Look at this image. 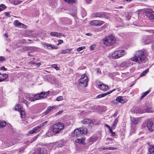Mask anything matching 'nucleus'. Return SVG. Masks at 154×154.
I'll return each instance as SVG.
<instances>
[{
	"label": "nucleus",
	"instance_id": "nucleus-5",
	"mask_svg": "<svg viewBox=\"0 0 154 154\" xmlns=\"http://www.w3.org/2000/svg\"><path fill=\"white\" fill-rule=\"evenodd\" d=\"M145 15L148 18L152 21L154 19V12L151 9L146 10L145 12Z\"/></svg>",
	"mask_w": 154,
	"mask_h": 154
},
{
	"label": "nucleus",
	"instance_id": "nucleus-53",
	"mask_svg": "<svg viewBox=\"0 0 154 154\" xmlns=\"http://www.w3.org/2000/svg\"><path fill=\"white\" fill-rule=\"evenodd\" d=\"M150 41L149 40H146L143 42V43L145 44H149L150 43Z\"/></svg>",
	"mask_w": 154,
	"mask_h": 154
},
{
	"label": "nucleus",
	"instance_id": "nucleus-41",
	"mask_svg": "<svg viewBox=\"0 0 154 154\" xmlns=\"http://www.w3.org/2000/svg\"><path fill=\"white\" fill-rule=\"evenodd\" d=\"M149 71V69H146L145 71H143L140 75V77H142L145 75Z\"/></svg>",
	"mask_w": 154,
	"mask_h": 154
},
{
	"label": "nucleus",
	"instance_id": "nucleus-26",
	"mask_svg": "<svg viewBox=\"0 0 154 154\" xmlns=\"http://www.w3.org/2000/svg\"><path fill=\"white\" fill-rule=\"evenodd\" d=\"M85 140V139L84 138H82L81 139L78 138L75 140V142L76 143L84 144V141Z\"/></svg>",
	"mask_w": 154,
	"mask_h": 154
},
{
	"label": "nucleus",
	"instance_id": "nucleus-7",
	"mask_svg": "<svg viewBox=\"0 0 154 154\" xmlns=\"http://www.w3.org/2000/svg\"><path fill=\"white\" fill-rule=\"evenodd\" d=\"M147 126L149 131L151 132L154 131V124L152 121H149L147 124Z\"/></svg>",
	"mask_w": 154,
	"mask_h": 154
},
{
	"label": "nucleus",
	"instance_id": "nucleus-63",
	"mask_svg": "<svg viewBox=\"0 0 154 154\" xmlns=\"http://www.w3.org/2000/svg\"><path fill=\"white\" fill-rule=\"evenodd\" d=\"M62 112H63L62 111H59V112H57L56 114L57 115H59V114H60Z\"/></svg>",
	"mask_w": 154,
	"mask_h": 154
},
{
	"label": "nucleus",
	"instance_id": "nucleus-46",
	"mask_svg": "<svg viewBox=\"0 0 154 154\" xmlns=\"http://www.w3.org/2000/svg\"><path fill=\"white\" fill-rule=\"evenodd\" d=\"M71 51L69 49H66V50H61L62 52L64 54L69 52Z\"/></svg>",
	"mask_w": 154,
	"mask_h": 154
},
{
	"label": "nucleus",
	"instance_id": "nucleus-44",
	"mask_svg": "<svg viewBox=\"0 0 154 154\" xmlns=\"http://www.w3.org/2000/svg\"><path fill=\"white\" fill-rule=\"evenodd\" d=\"M53 68H54L56 70L58 71L60 70V68L59 67L57 66V65L55 64H53L51 66Z\"/></svg>",
	"mask_w": 154,
	"mask_h": 154
},
{
	"label": "nucleus",
	"instance_id": "nucleus-55",
	"mask_svg": "<svg viewBox=\"0 0 154 154\" xmlns=\"http://www.w3.org/2000/svg\"><path fill=\"white\" fill-rule=\"evenodd\" d=\"M10 12H5V14L6 16L10 17V16H9L10 14Z\"/></svg>",
	"mask_w": 154,
	"mask_h": 154
},
{
	"label": "nucleus",
	"instance_id": "nucleus-18",
	"mask_svg": "<svg viewBox=\"0 0 154 154\" xmlns=\"http://www.w3.org/2000/svg\"><path fill=\"white\" fill-rule=\"evenodd\" d=\"M38 151V154H48V153L45 149L43 148L39 149Z\"/></svg>",
	"mask_w": 154,
	"mask_h": 154
},
{
	"label": "nucleus",
	"instance_id": "nucleus-24",
	"mask_svg": "<svg viewBox=\"0 0 154 154\" xmlns=\"http://www.w3.org/2000/svg\"><path fill=\"white\" fill-rule=\"evenodd\" d=\"M80 131L81 134H86L88 132V130L86 128H80Z\"/></svg>",
	"mask_w": 154,
	"mask_h": 154
},
{
	"label": "nucleus",
	"instance_id": "nucleus-59",
	"mask_svg": "<svg viewBox=\"0 0 154 154\" xmlns=\"http://www.w3.org/2000/svg\"><path fill=\"white\" fill-rule=\"evenodd\" d=\"M6 70L7 69L5 68V67L4 66L0 68V70Z\"/></svg>",
	"mask_w": 154,
	"mask_h": 154
},
{
	"label": "nucleus",
	"instance_id": "nucleus-39",
	"mask_svg": "<svg viewBox=\"0 0 154 154\" xmlns=\"http://www.w3.org/2000/svg\"><path fill=\"white\" fill-rule=\"evenodd\" d=\"M13 2V3L15 5H17L20 4L22 2L21 1L18 0H14Z\"/></svg>",
	"mask_w": 154,
	"mask_h": 154
},
{
	"label": "nucleus",
	"instance_id": "nucleus-19",
	"mask_svg": "<svg viewBox=\"0 0 154 154\" xmlns=\"http://www.w3.org/2000/svg\"><path fill=\"white\" fill-rule=\"evenodd\" d=\"M49 94V91L45 92H42L39 93L40 95H41V99L45 97Z\"/></svg>",
	"mask_w": 154,
	"mask_h": 154
},
{
	"label": "nucleus",
	"instance_id": "nucleus-20",
	"mask_svg": "<svg viewBox=\"0 0 154 154\" xmlns=\"http://www.w3.org/2000/svg\"><path fill=\"white\" fill-rule=\"evenodd\" d=\"M131 128L132 129L133 127L134 128V125L137 124V119L136 118H133L131 119Z\"/></svg>",
	"mask_w": 154,
	"mask_h": 154
},
{
	"label": "nucleus",
	"instance_id": "nucleus-35",
	"mask_svg": "<svg viewBox=\"0 0 154 154\" xmlns=\"http://www.w3.org/2000/svg\"><path fill=\"white\" fill-rule=\"evenodd\" d=\"M145 111L147 112H153L154 111L153 110L151 107H147L145 109Z\"/></svg>",
	"mask_w": 154,
	"mask_h": 154
},
{
	"label": "nucleus",
	"instance_id": "nucleus-25",
	"mask_svg": "<svg viewBox=\"0 0 154 154\" xmlns=\"http://www.w3.org/2000/svg\"><path fill=\"white\" fill-rule=\"evenodd\" d=\"M118 122V119L116 118L114 121L113 123L111 126V128L112 129H115L116 126V125Z\"/></svg>",
	"mask_w": 154,
	"mask_h": 154
},
{
	"label": "nucleus",
	"instance_id": "nucleus-1",
	"mask_svg": "<svg viewBox=\"0 0 154 154\" xmlns=\"http://www.w3.org/2000/svg\"><path fill=\"white\" fill-rule=\"evenodd\" d=\"M145 54L146 52L144 49L137 51L134 54V57L130 60L139 63H145L146 59Z\"/></svg>",
	"mask_w": 154,
	"mask_h": 154
},
{
	"label": "nucleus",
	"instance_id": "nucleus-42",
	"mask_svg": "<svg viewBox=\"0 0 154 154\" xmlns=\"http://www.w3.org/2000/svg\"><path fill=\"white\" fill-rule=\"evenodd\" d=\"M6 8V6L3 5L2 4L0 5V11L4 10Z\"/></svg>",
	"mask_w": 154,
	"mask_h": 154
},
{
	"label": "nucleus",
	"instance_id": "nucleus-16",
	"mask_svg": "<svg viewBox=\"0 0 154 154\" xmlns=\"http://www.w3.org/2000/svg\"><path fill=\"white\" fill-rule=\"evenodd\" d=\"M123 97L122 96H119L116 97V100L119 103H124L126 102V100L123 99Z\"/></svg>",
	"mask_w": 154,
	"mask_h": 154
},
{
	"label": "nucleus",
	"instance_id": "nucleus-57",
	"mask_svg": "<svg viewBox=\"0 0 154 154\" xmlns=\"http://www.w3.org/2000/svg\"><path fill=\"white\" fill-rule=\"evenodd\" d=\"M95 47V46L94 45H91L90 47V49L91 50H92L94 49V48Z\"/></svg>",
	"mask_w": 154,
	"mask_h": 154
},
{
	"label": "nucleus",
	"instance_id": "nucleus-17",
	"mask_svg": "<svg viewBox=\"0 0 154 154\" xmlns=\"http://www.w3.org/2000/svg\"><path fill=\"white\" fill-rule=\"evenodd\" d=\"M54 125V127H57L58 128H60L62 129H63L64 128V124L62 122H58Z\"/></svg>",
	"mask_w": 154,
	"mask_h": 154
},
{
	"label": "nucleus",
	"instance_id": "nucleus-47",
	"mask_svg": "<svg viewBox=\"0 0 154 154\" xmlns=\"http://www.w3.org/2000/svg\"><path fill=\"white\" fill-rule=\"evenodd\" d=\"M85 46L81 47L78 48L76 50L77 51L79 52L80 51H81L83 49H85Z\"/></svg>",
	"mask_w": 154,
	"mask_h": 154
},
{
	"label": "nucleus",
	"instance_id": "nucleus-61",
	"mask_svg": "<svg viewBox=\"0 0 154 154\" xmlns=\"http://www.w3.org/2000/svg\"><path fill=\"white\" fill-rule=\"evenodd\" d=\"M41 63L40 62L36 63V66H37L38 67L39 66L41 65Z\"/></svg>",
	"mask_w": 154,
	"mask_h": 154
},
{
	"label": "nucleus",
	"instance_id": "nucleus-38",
	"mask_svg": "<svg viewBox=\"0 0 154 154\" xmlns=\"http://www.w3.org/2000/svg\"><path fill=\"white\" fill-rule=\"evenodd\" d=\"M105 127H107L108 129L110 132L112 134H113V133H114V132H112V128H111L110 127L109 125H108L107 124H106L105 125Z\"/></svg>",
	"mask_w": 154,
	"mask_h": 154
},
{
	"label": "nucleus",
	"instance_id": "nucleus-34",
	"mask_svg": "<svg viewBox=\"0 0 154 154\" xmlns=\"http://www.w3.org/2000/svg\"><path fill=\"white\" fill-rule=\"evenodd\" d=\"M20 112L21 118H24L26 117L25 112L23 111V109Z\"/></svg>",
	"mask_w": 154,
	"mask_h": 154
},
{
	"label": "nucleus",
	"instance_id": "nucleus-51",
	"mask_svg": "<svg viewBox=\"0 0 154 154\" xmlns=\"http://www.w3.org/2000/svg\"><path fill=\"white\" fill-rule=\"evenodd\" d=\"M98 26H100L104 23L105 22L103 21L99 20L98 21Z\"/></svg>",
	"mask_w": 154,
	"mask_h": 154
},
{
	"label": "nucleus",
	"instance_id": "nucleus-33",
	"mask_svg": "<svg viewBox=\"0 0 154 154\" xmlns=\"http://www.w3.org/2000/svg\"><path fill=\"white\" fill-rule=\"evenodd\" d=\"M54 106H49L48 107L47 109L45 111V113L47 114L50 112L54 108Z\"/></svg>",
	"mask_w": 154,
	"mask_h": 154
},
{
	"label": "nucleus",
	"instance_id": "nucleus-13",
	"mask_svg": "<svg viewBox=\"0 0 154 154\" xmlns=\"http://www.w3.org/2000/svg\"><path fill=\"white\" fill-rule=\"evenodd\" d=\"M116 90V89H115L112 90V91H110L106 93L100 94L98 96V98H100L101 97H104L107 95L110 94L113 91H115Z\"/></svg>",
	"mask_w": 154,
	"mask_h": 154
},
{
	"label": "nucleus",
	"instance_id": "nucleus-28",
	"mask_svg": "<svg viewBox=\"0 0 154 154\" xmlns=\"http://www.w3.org/2000/svg\"><path fill=\"white\" fill-rule=\"evenodd\" d=\"M15 110L20 112L23 109L21 106L19 104L17 105L15 107Z\"/></svg>",
	"mask_w": 154,
	"mask_h": 154
},
{
	"label": "nucleus",
	"instance_id": "nucleus-49",
	"mask_svg": "<svg viewBox=\"0 0 154 154\" xmlns=\"http://www.w3.org/2000/svg\"><path fill=\"white\" fill-rule=\"evenodd\" d=\"M63 99V97L62 96H60L57 97L56 98V100L57 101H60L62 100Z\"/></svg>",
	"mask_w": 154,
	"mask_h": 154
},
{
	"label": "nucleus",
	"instance_id": "nucleus-56",
	"mask_svg": "<svg viewBox=\"0 0 154 154\" xmlns=\"http://www.w3.org/2000/svg\"><path fill=\"white\" fill-rule=\"evenodd\" d=\"M106 147H103V148H99V150L100 151H102V150H104L106 149Z\"/></svg>",
	"mask_w": 154,
	"mask_h": 154
},
{
	"label": "nucleus",
	"instance_id": "nucleus-60",
	"mask_svg": "<svg viewBox=\"0 0 154 154\" xmlns=\"http://www.w3.org/2000/svg\"><path fill=\"white\" fill-rule=\"evenodd\" d=\"M37 137L36 136L34 137L33 138V140L32 141H31L30 142L31 143L33 141H34V140H35L37 139Z\"/></svg>",
	"mask_w": 154,
	"mask_h": 154
},
{
	"label": "nucleus",
	"instance_id": "nucleus-45",
	"mask_svg": "<svg viewBox=\"0 0 154 154\" xmlns=\"http://www.w3.org/2000/svg\"><path fill=\"white\" fill-rule=\"evenodd\" d=\"M64 1L67 2L68 3H69V4H71L75 2V0H64Z\"/></svg>",
	"mask_w": 154,
	"mask_h": 154
},
{
	"label": "nucleus",
	"instance_id": "nucleus-10",
	"mask_svg": "<svg viewBox=\"0 0 154 154\" xmlns=\"http://www.w3.org/2000/svg\"><path fill=\"white\" fill-rule=\"evenodd\" d=\"M34 96V94H26L25 95V97L26 98L31 101H34L33 99V96Z\"/></svg>",
	"mask_w": 154,
	"mask_h": 154
},
{
	"label": "nucleus",
	"instance_id": "nucleus-4",
	"mask_svg": "<svg viewBox=\"0 0 154 154\" xmlns=\"http://www.w3.org/2000/svg\"><path fill=\"white\" fill-rule=\"evenodd\" d=\"M88 81V77L85 75H82L79 79V85L83 87H85L87 86Z\"/></svg>",
	"mask_w": 154,
	"mask_h": 154
},
{
	"label": "nucleus",
	"instance_id": "nucleus-62",
	"mask_svg": "<svg viewBox=\"0 0 154 154\" xmlns=\"http://www.w3.org/2000/svg\"><path fill=\"white\" fill-rule=\"evenodd\" d=\"M86 35L88 36H91L92 35V34L90 33H87L86 34Z\"/></svg>",
	"mask_w": 154,
	"mask_h": 154
},
{
	"label": "nucleus",
	"instance_id": "nucleus-11",
	"mask_svg": "<svg viewBox=\"0 0 154 154\" xmlns=\"http://www.w3.org/2000/svg\"><path fill=\"white\" fill-rule=\"evenodd\" d=\"M132 63L129 61H125L122 62L121 64V66L122 67H128L129 66L132 65Z\"/></svg>",
	"mask_w": 154,
	"mask_h": 154
},
{
	"label": "nucleus",
	"instance_id": "nucleus-64",
	"mask_svg": "<svg viewBox=\"0 0 154 154\" xmlns=\"http://www.w3.org/2000/svg\"><path fill=\"white\" fill-rule=\"evenodd\" d=\"M97 73H101V72H100V69H97Z\"/></svg>",
	"mask_w": 154,
	"mask_h": 154
},
{
	"label": "nucleus",
	"instance_id": "nucleus-40",
	"mask_svg": "<svg viewBox=\"0 0 154 154\" xmlns=\"http://www.w3.org/2000/svg\"><path fill=\"white\" fill-rule=\"evenodd\" d=\"M56 143L57 144V147H61L64 145V143L62 141H60L59 142V143Z\"/></svg>",
	"mask_w": 154,
	"mask_h": 154
},
{
	"label": "nucleus",
	"instance_id": "nucleus-3",
	"mask_svg": "<svg viewBox=\"0 0 154 154\" xmlns=\"http://www.w3.org/2000/svg\"><path fill=\"white\" fill-rule=\"evenodd\" d=\"M115 41V39L112 35L105 38L103 39V42L106 46H109L112 45Z\"/></svg>",
	"mask_w": 154,
	"mask_h": 154
},
{
	"label": "nucleus",
	"instance_id": "nucleus-29",
	"mask_svg": "<svg viewBox=\"0 0 154 154\" xmlns=\"http://www.w3.org/2000/svg\"><path fill=\"white\" fill-rule=\"evenodd\" d=\"M98 20H93L91 22L90 24L91 25L98 26Z\"/></svg>",
	"mask_w": 154,
	"mask_h": 154
},
{
	"label": "nucleus",
	"instance_id": "nucleus-48",
	"mask_svg": "<svg viewBox=\"0 0 154 154\" xmlns=\"http://www.w3.org/2000/svg\"><path fill=\"white\" fill-rule=\"evenodd\" d=\"M24 152V149L23 148H19V150H18V153L19 154L23 153Z\"/></svg>",
	"mask_w": 154,
	"mask_h": 154
},
{
	"label": "nucleus",
	"instance_id": "nucleus-31",
	"mask_svg": "<svg viewBox=\"0 0 154 154\" xmlns=\"http://www.w3.org/2000/svg\"><path fill=\"white\" fill-rule=\"evenodd\" d=\"M57 48L58 47L57 46H55L54 45L50 44L48 49H57Z\"/></svg>",
	"mask_w": 154,
	"mask_h": 154
},
{
	"label": "nucleus",
	"instance_id": "nucleus-23",
	"mask_svg": "<svg viewBox=\"0 0 154 154\" xmlns=\"http://www.w3.org/2000/svg\"><path fill=\"white\" fill-rule=\"evenodd\" d=\"M50 34L51 36L57 37L61 36L62 35L61 33L56 32H51Z\"/></svg>",
	"mask_w": 154,
	"mask_h": 154
},
{
	"label": "nucleus",
	"instance_id": "nucleus-32",
	"mask_svg": "<svg viewBox=\"0 0 154 154\" xmlns=\"http://www.w3.org/2000/svg\"><path fill=\"white\" fill-rule=\"evenodd\" d=\"M57 144L55 143H49L48 146V147L49 150H51L52 149V148L53 147L54 145H57Z\"/></svg>",
	"mask_w": 154,
	"mask_h": 154
},
{
	"label": "nucleus",
	"instance_id": "nucleus-37",
	"mask_svg": "<svg viewBox=\"0 0 154 154\" xmlns=\"http://www.w3.org/2000/svg\"><path fill=\"white\" fill-rule=\"evenodd\" d=\"M6 125L5 121H2L0 120V127H4Z\"/></svg>",
	"mask_w": 154,
	"mask_h": 154
},
{
	"label": "nucleus",
	"instance_id": "nucleus-22",
	"mask_svg": "<svg viewBox=\"0 0 154 154\" xmlns=\"http://www.w3.org/2000/svg\"><path fill=\"white\" fill-rule=\"evenodd\" d=\"M148 154H154V145L150 146Z\"/></svg>",
	"mask_w": 154,
	"mask_h": 154
},
{
	"label": "nucleus",
	"instance_id": "nucleus-8",
	"mask_svg": "<svg viewBox=\"0 0 154 154\" xmlns=\"http://www.w3.org/2000/svg\"><path fill=\"white\" fill-rule=\"evenodd\" d=\"M14 25L16 27L18 28H27V26L26 25L20 23L17 20H16L14 21Z\"/></svg>",
	"mask_w": 154,
	"mask_h": 154
},
{
	"label": "nucleus",
	"instance_id": "nucleus-52",
	"mask_svg": "<svg viewBox=\"0 0 154 154\" xmlns=\"http://www.w3.org/2000/svg\"><path fill=\"white\" fill-rule=\"evenodd\" d=\"M24 103L27 107H28V104L27 101L26 100H23V101H22Z\"/></svg>",
	"mask_w": 154,
	"mask_h": 154
},
{
	"label": "nucleus",
	"instance_id": "nucleus-58",
	"mask_svg": "<svg viewBox=\"0 0 154 154\" xmlns=\"http://www.w3.org/2000/svg\"><path fill=\"white\" fill-rule=\"evenodd\" d=\"M5 60V58L3 57H0V61H2Z\"/></svg>",
	"mask_w": 154,
	"mask_h": 154
},
{
	"label": "nucleus",
	"instance_id": "nucleus-43",
	"mask_svg": "<svg viewBox=\"0 0 154 154\" xmlns=\"http://www.w3.org/2000/svg\"><path fill=\"white\" fill-rule=\"evenodd\" d=\"M50 44L48 43H43L42 44V45L44 48L47 49H48L49 45H50Z\"/></svg>",
	"mask_w": 154,
	"mask_h": 154
},
{
	"label": "nucleus",
	"instance_id": "nucleus-12",
	"mask_svg": "<svg viewBox=\"0 0 154 154\" xmlns=\"http://www.w3.org/2000/svg\"><path fill=\"white\" fill-rule=\"evenodd\" d=\"M8 77L7 74H1L0 73V82L6 80Z\"/></svg>",
	"mask_w": 154,
	"mask_h": 154
},
{
	"label": "nucleus",
	"instance_id": "nucleus-54",
	"mask_svg": "<svg viewBox=\"0 0 154 154\" xmlns=\"http://www.w3.org/2000/svg\"><path fill=\"white\" fill-rule=\"evenodd\" d=\"M63 43V41L62 40H58V43L57 44V45H59L60 44Z\"/></svg>",
	"mask_w": 154,
	"mask_h": 154
},
{
	"label": "nucleus",
	"instance_id": "nucleus-2",
	"mask_svg": "<svg viewBox=\"0 0 154 154\" xmlns=\"http://www.w3.org/2000/svg\"><path fill=\"white\" fill-rule=\"evenodd\" d=\"M127 52L124 50H116L112 54V57L115 59H118L126 54Z\"/></svg>",
	"mask_w": 154,
	"mask_h": 154
},
{
	"label": "nucleus",
	"instance_id": "nucleus-9",
	"mask_svg": "<svg viewBox=\"0 0 154 154\" xmlns=\"http://www.w3.org/2000/svg\"><path fill=\"white\" fill-rule=\"evenodd\" d=\"M97 85L99 88L102 90L106 91L109 89L108 85H106L102 83L99 82Z\"/></svg>",
	"mask_w": 154,
	"mask_h": 154
},
{
	"label": "nucleus",
	"instance_id": "nucleus-6",
	"mask_svg": "<svg viewBox=\"0 0 154 154\" xmlns=\"http://www.w3.org/2000/svg\"><path fill=\"white\" fill-rule=\"evenodd\" d=\"M47 123V121H45L44 122L41 124L40 125L35 127L32 130L29 131V134H36V133L38 132L40 130V129L42 127H43Z\"/></svg>",
	"mask_w": 154,
	"mask_h": 154
},
{
	"label": "nucleus",
	"instance_id": "nucleus-30",
	"mask_svg": "<svg viewBox=\"0 0 154 154\" xmlns=\"http://www.w3.org/2000/svg\"><path fill=\"white\" fill-rule=\"evenodd\" d=\"M80 132V128H77L74 130L73 134L74 135H80L81 134Z\"/></svg>",
	"mask_w": 154,
	"mask_h": 154
},
{
	"label": "nucleus",
	"instance_id": "nucleus-14",
	"mask_svg": "<svg viewBox=\"0 0 154 154\" xmlns=\"http://www.w3.org/2000/svg\"><path fill=\"white\" fill-rule=\"evenodd\" d=\"M52 131L55 134H58L63 129L60 128H58L57 127H55L53 125L52 127Z\"/></svg>",
	"mask_w": 154,
	"mask_h": 154
},
{
	"label": "nucleus",
	"instance_id": "nucleus-36",
	"mask_svg": "<svg viewBox=\"0 0 154 154\" xmlns=\"http://www.w3.org/2000/svg\"><path fill=\"white\" fill-rule=\"evenodd\" d=\"M150 90H149L145 92L141 96L140 99H143L146 95L148 94L150 92Z\"/></svg>",
	"mask_w": 154,
	"mask_h": 154
},
{
	"label": "nucleus",
	"instance_id": "nucleus-27",
	"mask_svg": "<svg viewBox=\"0 0 154 154\" xmlns=\"http://www.w3.org/2000/svg\"><path fill=\"white\" fill-rule=\"evenodd\" d=\"M40 99H41V95H40L39 93L34 94V96H33L34 101L35 100H38Z\"/></svg>",
	"mask_w": 154,
	"mask_h": 154
},
{
	"label": "nucleus",
	"instance_id": "nucleus-50",
	"mask_svg": "<svg viewBox=\"0 0 154 154\" xmlns=\"http://www.w3.org/2000/svg\"><path fill=\"white\" fill-rule=\"evenodd\" d=\"M106 149L111 150H114L115 149H116L117 148L115 147H106Z\"/></svg>",
	"mask_w": 154,
	"mask_h": 154
},
{
	"label": "nucleus",
	"instance_id": "nucleus-21",
	"mask_svg": "<svg viewBox=\"0 0 154 154\" xmlns=\"http://www.w3.org/2000/svg\"><path fill=\"white\" fill-rule=\"evenodd\" d=\"M83 122L84 123L86 124L93 123V120L86 119H84Z\"/></svg>",
	"mask_w": 154,
	"mask_h": 154
},
{
	"label": "nucleus",
	"instance_id": "nucleus-15",
	"mask_svg": "<svg viewBox=\"0 0 154 154\" xmlns=\"http://www.w3.org/2000/svg\"><path fill=\"white\" fill-rule=\"evenodd\" d=\"M105 14L103 12H97L94 14V16L98 17H105Z\"/></svg>",
	"mask_w": 154,
	"mask_h": 154
}]
</instances>
